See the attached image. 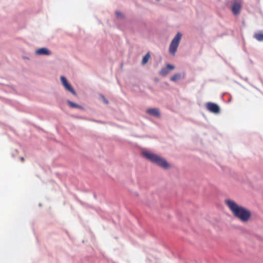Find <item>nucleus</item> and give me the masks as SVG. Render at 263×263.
Masks as SVG:
<instances>
[{
  "label": "nucleus",
  "mask_w": 263,
  "mask_h": 263,
  "mask_svg": "<svg viewBox=\"0 0 263 263\" xmlns=\"http://www.w3.org/2000/svg\"><path fill=\"white\" fill-rule=\"evenodd\" d=\"M150 58V55L148 53H147L143 58L142 59V64L144 65L149 60Z\"/></svg>",
  "instance_id": "nucleus-12"
},
{
  "label": "nucleus",
  "mask_w": 263,
  "mask_h": 263,
  "mask_svg": "<svg viewBox=\"0 0 263 263\" xmlns=\"http://www.w3.org/2000/svg\"><path fill=\"white\" fill-rule=\"evenodd\" d=\"M241 8V5L239 3L234 2L231 8V10L233 14L235 15H238L240 12Z\"/></svg>",
  "instance_id": "nucleus-5"
},
{
  "label": "nucleus",
  "mask_w": 263,
  "mask_h": 263,
  "mask_svg": "<svg viewBox=\"0 0 263 263\" xmlns=\"http://www.w3.org/2000/svg\"><path fill=\"white\" fill-rule=\"evenodd\" d=\"M35 53L39 55H50L51 54V51L45 47L36 50Z\"/></svg>",
  "instance_id": "nucleus-8"
},
{
  "label": "nucleus",
  "mask_w": 263,
  "mask_h": 263,
  "mask_svg": "<svg viewBox=\"0 0 263 263\" xmlns=\"http://www.w3.org/2000/svg\"><path fill=\"white\" fill-rule=\"evenodd\" d=\"M102 98L104 103H105L106 104L108 103V101L103 96H102Z\"/></svg>",
  "instance_id": "nucleus-16"
},
{
  "label": "nucleus",
  "mask_w": 263,
  "mask_h": 263,
  "mask_svg": "<svg viewBox=\"0 0 263 263\" xmlns=\"http://www.w3.org/2000/svg\"><path fill=\"white\" fill-rule=\"evenodd\" d=\"M146 112L147 114H149L157 118H160L161 117L159 110L156 108L147 109L146 110Z\"/></svg>",
  "instance_id": "nucleus-6"
},
{
  "label": "nucleus",
  "mask_w": 263,
  "mask_h": 263,
  "mask_svg": "<svg viewBox=\"0 0 263 263\" xmlns=\"http://www.w3.org/2000/svg\"><path fill=\"white\" fill-rule=\"evenodd\" d=\"M184 74L182 76L181 73H176L175 74L174 76H173L171 78L170 80L172 81H177V80L181 79L182 78L184 77Z\"/></svg>",
  "instance_id": "nucleus-10"
},
{
  "label": "nucleus",
  "mask_w": 263,
  "mask_h": 263,
  "mask_svg": "<svg viewBox=\"0 0 263 263\" xmlns=\"http://www.w3.org/2000/svg\"><path fill=\"white\" fill-rule=\"evenodd\" d=\"M21 160L22 162H24V157H21Z\"/></svg>",
  "instance_id": "nucleus-18"
},
{
  "label": "nucleus",
  "mask_w": 263,
  "mask_h": 263,
  "mask_svg": "<svg viewBox=\"0 0 263 263\" xmlns=\"http://www.w3.org/2000/svg\"><path fill=\"white\" fill-rule=\"evenodd\" d=\"M175 68V67L171 64H167L166 68H162L159 73L162 76H166L169 72V70H173Z\"/></svg>",
  "instance_id": "nucleus-7"
},
{
  "label": "nucleus",
  "mask_w": 263,
  "mask_h": 263,
  "mask_svg": "<svg viewBox=\"0 0 263 263\" xmlns=\"http://www.w3.org/2000/svg\"><path fill=\"white\" fill-rule=\"evenodd\" d=\"M243 80H244L245 81L248 82V78L246 77V78H244V79H243Z\"/></svg>",
  "instance_id": "nucleus-17"
},
{
  "label": "nucleus",
  "mask_w": 263,
  "mask_h": 263,
  "mask_svg": "<svg viewBox=\"0 0 263 263\" xmlns=\"http://www.w3.org/2000/svg\"><path fill=\"white\" fill-rule=\"evenodd\" d=\"M116 14L117 17H121L122 16L121 13L119 12V11H116Z\"/></svg>",
  "instance_id": "nucleus-15"
},
{
  "label": "nucleus",
  "mask_w": 263,
  "mask_h": 263,
  "mask_svg": "<svg viewBox=\"0 0 263 263\" xmlns=\"http://www.w3.org/2000/svg\"><path fill=\"white\" fill-rule=\"evenodd\" d=\"M181 37L182 34L180 32H178L172 40L169 47V52L172 55H175L180 43Z\"/></svg>",
  "instance_id": "nucleus-3"
},
{
  "label": "nucleus",
  "mask_w": 263,
  "mask_h": 263,
  "mask_svg": "<svg viewBox=\"0 0 263 263\" xmlns=\"http://www.w3.org/2000/svg\"><path fill=\"white\" fill-rule=\"evenodd\" d=\"M67 103H68V105L71 108H77L83 109L82 106H81V105H78L75 103H73L70 101L68 100Z\"/></svg>",
  "instance_id": "nucleus-11"
},
{
  "label": "nucleus",
  "mask_w": 263,
  "mask_h": 263,
  "mask_svg": "<svg viewBox=\"0 0 263 263\" xmlns=\"http://www.w3.org/2000/svg\"><path fill=\"white\" fill-rule=\"evenodd\" d=\"M142 155L152 162L156 163L157 165L163 168L166 169L170 167V164L167 161L164 159L156 154L147 151H143Z\"/></svg>",
  "instance_id": "nucleus-2"
},
{
  "label": "nucleus",
  "mask_w": 263,
  "mask_h": 263,
  "mask_svg": "<svg viewBox=\"0 0 263 263\" xmlns=\"http://www.w3.org/2000/svg\"><path fill=\"white\" fill-rule=\"evenodd\" d=\"M207 108L212 112H214V103H208L206 104Z\"/></svg>",
  "instance_id": "nucleus-13"
},
{
  "label": "nucleus",
  "mask_w": 263,
  "mask_h": 263,
  "mask_svg": "<svg viewBox=\"0 0 263 263\" xmlns=\"http://www.w3.org/2000/svg\"><path fill=\"white\" fill-rule=\"evenodd\" d=\"M224 202L234 216L241 221L247 222L251 218L252 215L251 211L243 206L239 205L234 200L226 199Z\"/></svg>",
  "instance_id": "nucleus-1"
},
{
  "label": "nucleus",
  "mask_w": 263,
  "mask_h": 263,
  "mask_svg": "<svg viewBox=\"0 0 263 263\" xmlns=\"http://www.w3.org/2000/svg\"><path fill=\"white\" fill-rule=\"evenodd\" d=\"M61 81L63 84V85L64 86V87L69 92H70L71 93H72L74 95H76V92L74 90V89L71 87L70 85L68 83L66 79L63 77H61Z\"/></svg>",
  "instance_id": "nucleus-4"
},
{
  "label": "nucleus",
  "mask_w": 263,
  "mask_h": 263,
  "mask_svg": "<svg viewBox=\"0 0 263 263\" xmlns=\"http://www.w3.org/2000/svg\"><path fill=\"white\" fill-rule=\"evenodd\" d=\"M220 110L219 106L217 104L215 103V114H218L219 113Z\"/></svg>",
  "instance_id": "nucleus-14"
},
{
  "label": "nucleus",
  "mask_w": 263,
  "mask_h": 263,
  "mask_svg": "<svg viewBox=\"0 0 263 263\" xmlns=\"http://www.w3.org/2000/svg\"><path fill=\"white\" fill-rule=\"evenodd\" d=\"M253 37L258 41H263V31L254 33Z\"/></svg>",
  "instance_id": "nucleus-9"
}]
</instances>
